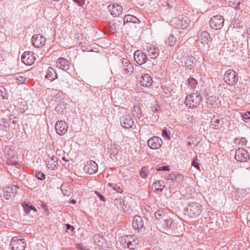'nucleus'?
Here are the masks:
<instances>
[{"label":"nucleus","mask_w":250,"mask_h":250,"mask_svg":"<svg viewBox=\"0 0 250 250\" xmlns=\"http://www.w3.org/2000/svg\"><path fill=\"white\" fill-rule=\"evenodd\" d=\"M202 102V96L195 93L190 94L187 96L185 103L189 107L196 108L198 107Z\"/></svg>","instance_id":"obj_1"},{"label":"nucleus","mask_w":250,"mask_h":250,"mask_svg":"<svg viewBox=\"0 0 250 250\" xmlns=\"http://www.w3.org/2000/svg\"><path fill=\"white\" fill-rule=\"evenodd\" d=\"M224 80L228 85H236L238 80V74L233 70H228L225 73Z\"/></svg>","instance_id":"obj_2"},{"label":"nucleus","mask_w":250,"mask_h":250,"mask_svg":"<svg viewBox=\"0 0 250 250\" xmlns=\"http://www.w3.org/2000/svg\"><path fill=\"white\" fill-rule=\"evenodd\" d=\"M202 206L197 203H190L187 208L188 215L191 218H194L199 215L201 212Z\"/></svg>","instance_id":"obj_3"},{"label":"nucleus","mask_w":250,"mask_h":250,"mask_svg":"<svg viewBox=\"0 0 250 250\" xmlns=\"http://www.w3.org/2000/svg\"><path fill=\"white\" fill-rule=\"evenodd\" d=\"M26 246L24 239L13 237L10 242V246L13 250H24Z\"/></svg>","instance_id":"obj_4"},{"label":"nucleus","mask_w":250,"mask_h":250,"mask_svg":"<svg viewBox=\"0 0 250 250\" xmlns=\"http://www.w3.org/2000/svg\"><path fill=\"white\" fill-rule=\"evenodd\" d=\"M224 21L225 20L222 16H214L210 19L209 24L212 29L215 30L220 29L224 25Z\"/></svg>","instance_id":"obj_5"},{"label":"nucleus","mask_w":250,"mask_h":250,"mask_svg":"<svg viewBox=\"0 0 250 250\" xmlns=\"http://www.w3.org/2000/svg\"><path fill=\"white\" fill-rule=\"evenodd\" d=\"M235 159L240 162H247L250 159V155L245 149L239 148L235 152Z\"/></svg>","instance_id":"obj_6"},{"label":"nucleus","mask_w":250,"mask_h":250,"mask_svg":"<svg viewBox=\"0 0 250 250\" xmlns=\"http://www.w3.org/2000/svg\"><path fill=\"white\" fill-rule=\"evenodd\" d=\"M147 145L152 149H158L162 146V140L158 136H153L147 141Z\"/></svg>","instance_id":"obj_7"},{"label":"nucleus","mask_w":250,"mask_h":250,"mask_svg":"<svg viewBox=\"0 0 250 250\" xmlns=\"http://www.w3.org/2000/svg\"><path fill=\"white\" fill-rule=\"evenodd\" d=\"M31 41L33 45L37 48L43 46L46 42V38L40 34L34 35L32 36Z\"/></svg>","instance_id":"obj_8"},{"label":"nucleus","mask_w":250,"mask_h":250,"mask_svg":"<svg viewBox=\"0 0 250 250\" xmlns=\"http://www.w3.org/2000/svg\"><path fill=\"white\" fill-rule=\"evenodd\" d=\"M136 78L139 83L144 87H149L153 82L151 77L148 74H142L141 76H136Z\"/></svg>","instance_id":"obj_9"},{"label":"nucleus","mask_w":250,"mask_h":250,"mask_svg":"<svg viewBox=\"0 0 250 250\" xmlns=\"http://www.w3.org/2000/svg\"><path fill=\"white\" fill-rule=\"evenodd\" d=\"M21 59L22 62L27 65H31L35 61L34 54L31 51H27L23 53Z\"/></svg>","instance_id":"obj_10"},{"label":"nucleus","mask_w":250,"mask_h":250,"mask_svg":"<svg viewBox=\"0 0 250 250\" xmlns=\"http://www.w3.org/2000/svg\"><path fill=\"white\" fill-rule=\"evenodd\" d=\"M98 166L97 163L92 160L89 161L84 167V170L89 174H93L97 172Z\"/></svg>","instance_id":"obj_11"},{"label":"nucleus","mask_w":250,"mask_h":250,"mask_svg":"<svg viewBox=\"0 0 250 250\" xmlns=\"http://www.w3.org/2000/svg\"><path fill=\"white\" fill-rule=\"evenodd\" d=\"M68 129L66 122L63 121H58L55 125V129L57 133L62 136L65 134Z\"/></svg>","instance_id":"obj_12"},{"label":"nucleus","mask_w":250,"mask_h":250,"mask_svg":"<svg viewBox=\"0 0 250 250\" xmlns=\"http://www.w3.org/2000/svg\"><path fill=\"white\" fill-rule=\"evenodd\" d=\"M120 123L123 127L129 128L133 126L134 122L129 115H124L120 118Z\"/></svg>","instance_id":"obj_13"},{"label":"nucleus","mask_w":250,"mask_h":250,"mask_svg":"<svg viewBox=\"0 0 250 250\" xmlns=\"http://www.w3.org/2000/svg\"><path fill=\"white\" fill-rule=\"evenodd\" d=\"M18 187L16 186L7 187L4 190V197L8 200L14 198L18 192Z\"/></svg>","instance_id":"obj_14"},{"label":"nucleus","mask_w":250,"mask_h":250,"mask_svg":"<svg viewBox=\"0 0 250 250\" xmlns=\"http://www.w3.org/2000/svg\"><path fill=\"white\" fill-rule=\"evenodd\" d=\"M134 58L140 65L144 64L148 59L146 55L140 50H137L134 52Z\"/></svg>","instance_id":"obj_15"},{"label":"nucleus","mask_w":250,"mask_h":250,"mask_svg":"<svg viewBox=\"0 0 250 250\" xmlns=\"http://www.w3.org/2000/svg\"><path fill=\"white\" fill-rule=\"evenodd\" d=\"M211 37L209 34L205 31H201L198 34V39L197 40V43L201 44H208Z\"/></svg>","instance_id":"obj_16"},{"label":"nucleus","mask_w":250,"mask_h":250,"mask_svg":"<svg viewBox=\"0 0 250 250\" xmlns=\"http://www.w3.org/2000/svg\"><path fill=\"white\" fill-rule=\"evenodd\" d=\"M110 14L114 17L119 16L123 11L122 7L118 4H109L108 6Z\"/></svg>","instance_id":"obj_17"},{"label":"nucleus","mask_w":250,"mask_h":250,"mask_svg":"<svg viewBox=\"0 0 250 250\" xmlns=\"http://www.w3.org/2000/svg\"><path fill=\"white\" fill-rule=\"evenodd\" d=\"M58 68L66 71L69 69L70 63L68 61L63 58H60L56 62Z\"/></svg>","instance_id":"obj_18"},{"label":"nucleus","mask_w":250,"mask_h":250,"mask_svg":"<svg viewBox=\"0 0 250 250\" xmlns=\"http://www.w3.org/2000/svg\"><path fill=\"white\" fill-rule=\"evenodd\" d=\"M159 49L155 46H151L149 47L146 51L147 57L150 59H156L159 55Z\"/></svg>","instance_id":"obj_19"},{"label":"nucleus","mask_w":250,"mask_h":250,"mask_svg":"<svg viewBox=\"0 0 250 250\" xmlns=\"http://www.w3.org/2000/svg\"><path fill=\"white\" fill-rule=\"evenodd\" d=\"M144 226V222L142 217L139 215H135L134 217L132 223V227L135 229L139 231Z\"/></svg>","instance_id":"obj_20"},{"label":"nucleus","mask_w":250,"mask_h":250,"mask_svg":"<svg viewBox=\"0 0 250 250\" xmlns=\"http://www.w3.org/2000/svg\"><path fill=\"white\" fill-rule=\"evenodd\" d=\"M122 61L123 69L125 73L132 72L134 69L133 64L126 59L123 58Z\"/></svg>","instance_id":"obj_21"},{"label":"nucleus","mask_w":250,"mask_h":250,"mask_svg":"<svg viewBox=\"0 0 250 250\" xmlns=\"http://www.w3.org/2000/svg\"><path fill=\"white\" fill-rule=\"evenodd\" d=\"M45 78L50 81H53L57 79L58 75L56 70L52 67H48Z\"/></svg>","instance_id":"obj_22"},{"label":"nucleus","mask_w":250,"mask_h":250,"mask_svg":"<svg viewBox=\"0 0 250 250\" xmlns=\"http://www.w3.org/2000/svg\"><path fill=\"white\" fill-rule=\"evenodd\" d=\"M165 187V182L162 180H159L152 184L151 188L154 192H156L162 191Z\"/></svg>","instance_id":"obj_23"},{"label":"nucleus","mask_w":250,"mask_h":250,"mask_svg":"<svg viewBox=\"0 0 250 250\" xmlns=\"http://www.w3.org/2000/svg\"><path fill=\"white\" fill-rule=\"evenodd\" d=\"M21 205L23 208L25 214L26 215H35L36 214L37 210L35 208L32 206H29L25 203H22Z\"/></svg>","instance_id":"obj_24"},{"label":"nucleus","mask_w":250,"mask_h":250,"mask_svg":"<svg viewBox=\"0 0 250 250\" xmlns=\"http://www.w3.org/2000/svg\"><path fill=\"white\" fill-rule=\"evenodd\" d=\"M194 62L195 59L193 57H187L184 60V66L191 70L194 67Z\"/></svg>","instance_id":"obj_25"},{"label":"nucleus","mask_w":250,"mask_h":250,"mask_svg":"<svg viewBox=\"0 0 250 250\" xmlns=\"http://www.w3.org/2000/svg\"><path fill=\"white\" fill-rule=\"evenodd\" d=\"M168 180H170L176 183H180L182 181L183 179V176L177 173H172L168 176Z\"/></svg>","instance_id":"obj_26"},{"label":"nucleus","mask_w":250,"mask_h":250,"mask_svg":"<svg viewBox=\"0 0 250 250\" xmlns=\"http://www.w3.org/2000/svg\"><path fill=\"white\" fill-rule=\"evenodd\" d=\"M138 242L139 239L138 238L134 236L130 235L127 248L131 250H134L137 248Z\"/></svg>","instance_id":"obj_27"},{"label":"nucleus","mask_w":250,"mask_h":250,"mask_svg":"<svg viewBox=\"0 0 250 250\" xmlns=\"http://www.w3.org/2000/svg\"><path fill=\"white\" fill-rule=\"evenodd\" d=\"M132 22L133 23H139L140 21L136 17L132 15H127L124 18V24L125 23Z\"/></svg>","instance_id":"obj_28"},{"label":"nucleus","mask_w":250,"mask_h":250,"mask_svg":"<svg viewBox=\"0 0 250 250\" xmlns=\"http://www.w3.org/2000/svg\"><path fill=\"white\" fill-rule=\"evenodd\" d=\"M133 116L138 119H141L143 117L142 109L139 106H134L132 111Z\"/></svg>","instance_id":"obj_29"},{"label":"nucleus","mask_w":250,"mask_h":250,"mask_svg":"<svg viewBox=\"0 0 250 250\" xmlns=\"http://www.w3.org/2000/svg\"><path fill=\"white\" fill-rule=\"evenodd\" d=\"M93 243L95 245H97L99 247L103 246L104 243V239L103 237L98 234H95L93 237Z\"/></svg>","instance_id":"obj_30"},{"label":"nucleus","mask_w":250,"mask_h":250,"mask_svg":"<svg viewBox=\"0 0 250 250\" xmlns=\"http://www.w3.org/2000/svg\"><path fill=\"white\" fill-rule=\"evenodd\" d=\"M57 160L58 159L56 157H52L47 164V167L49 168L54 169L56 167V165H57Z\"/></svg>","instance_id":"obj_31"},{"label":"nucleus","mask_w":250,"mask_h":250,"mask_svg":"<svg viewBox=\"0 0 250 250\" xmlns=\"http://www.w3.org/2000/svg\"><path fill=\"white\" fill-rule=\"evenodd\" d=\"M114 205L119 209H123L124 210L125 209L124 208L125 205L124 204V201L121 198H116L114 200Z\"/></svg>","instance_id":"obj_32"},{"label":"nucleus","mask_w":250,"mask_h":250,"mask_svg":"<svg viewBox=\"0 0 250 250\" xmlns=\"http://www.w3.org/2000/svg\"><path fill=\"white\" fill-rule=\"evenodd\" d=\"M130 238V235H125L123 237H122L120 240V244L124 246V247L127 248V245L129 243Z\"/></svg>","instance_id":"obj_33"},{"label":"nucleus","mask_w":250,"mask_h":250,"mask_svg":"<svg viewBox=\"0 0 250 250\" xmlns=\"http://www.w3.org/2000/svg\"><path fill=\"white\" fill-rule=\"evenodd\" d=\"M2 99L7 100L8 98V94L3 86H0V98Z\"/></svg>","instance_id":"obj_34"},{"label":"nucleus","mask_w":250,"mask_h":250,"mask_svg":"<svg viewBox=\"0 0 250 250\" xmlns=\"http://www.w3.org/2000/svg\"><path fill=\"white\" fill-rule=\"evenodd\" d=\"M175 42L176 39L173 35H170L165 41V43L168 46H172L175 43Z\"/></svg>","instance_id":"obj_35"},{"label":"nucleus","mask_w":250,"mask_h":250,"mask_svg":"<svg viewBox=\"0 0 250 250\" xmlns=\"http://www.w3.org/2000/svg\"><path fill=\"white\" fill-rule=\"evenodd\" d=\"M108 185L112 188L117 193H122L123 192V189L117 184H113L112 183H109Z\"/></svg>","instance_id":"obj_36"},{"label":"nucleus","mask_w":250,"mask_h":250,"mask_svg":"<svg viewBox=\"0 0 250 250\" xmlns=\"http://www.w3.org/2000/svg\"><path fill=\"white\" fill-rule=\"evenodd\" d=\"M148 173V167H144L142 168L140 172V174L141 177H142L143 178H145L148 176V174H147Z\"/></svg>","instance_id":"obj_37"},{"label":"nucleus","mask_w":250,"mask_h":250,"mask_svg":"<svg viewBox=\"0 0 250 250\" xmlns=\"http://www.w3.org/2000/svg\"><path fill=\"white\" fill-rule=\"evenodd\" d=\"M222 121L218 119H212L211 121V125L212 126L216 127H219L222 125Z\"/></svg>","instance_id":"obj_38"},{"label":"nucleus","mask_w":250,"mask_h":250,"mask_svg":"<svg viewBox=\"0 0 250 250\" xmlns=\"http://www.w3.org/2000/svg\"><path fill=\"white\" fill-rule=\"evenodd\" d=\"M188 82L189 85L192 88H195L197 84V80L193 78H189L188 80Z\"/></svg>","instance_id":"obj_39"},{"label":"nucleus","mask_w":250,"mask_h":250,"mask_svg":"<svg viewBox=\"0 0 250 250\" xmlns=\"http://www.w3.org/2000/svg\"><path fill=\"white\" fill-rule=\"evenodd\" d=\"M199 160L198 159L197 157H196L195 158H194L193 159V161H192L191 165L193 167H194L196 168L198 170H199V171H200V164L199 163Z\"/></svg>","instance_id":"obj_40"},{"label":"nucleus","mask_w":250,"mask_h":250,"mask_svg":"<svg viewBox=\"0 0 250 250\" xmlns=\"http://www.w3.org/2000/svg\"><path fill=\"white\" fill-rule=\"evenodd\" d=\"M162 136L167 140L170 139V131L166 127H164L162 133Z\"/></svg>","instance_id":"obj_41"},{"label":"nucleus","mask_w":250,"mask_h":250,"mask_svg":"<svg viewBox=\"0 0 250 250\" xmlns=\"http://www.w3.org/2000/svg\"><path fill=\"white\" fill-rule=\"evenodd\" d=\"M165 215V213L163 210H158L155 212V217L157 219H161Z\"/></svg>","instance_id":"obj_42"},{"label":"nucleus","mask_w":250,"mask_h":250,"mask_svg":"<svg viewBox=\"0 0 250 250\" xmlns=\"http://www.w3.org/2000/svg\"><path fill=\"white\" fill-rule=\"evenodd\" d=\"M189 21V20L187 19H183L182 20H181V27L182 28V29H186L188 26V22Z\"/></svg>","instance_id":"obj_43"},{"label":"nucleus","mask_w":250,"mask_h":250,"mask_svg":"<svg viewBox=\"0 0 250 250\" xmlns=\"http://www.w3.org/2000/svg\"><path fill=\"white\" fill-rule=\"evenodd\" d=\"M209 101L210 102H213V103H211V104L213 106H217L218 105V104L220 103V101L219 100V98H217L216 97H210V98L209 99Z\"/></svg>","instance_id":"obj_44"},{"label":"nucleus","mask_w":250,"mask_h":250,"mask_svg":"<svg viewBox=\"0 0 250 250\" xmlns=\"http://www.w3.org/2000/svg\"><path fill=\"white\" fill-rule=\"evenodd\" d=\"M36 177L39 180H43L45 178V174L41 171H36Z\"/></svg>","instance_id":"obj_45"},{"label":"nucleus","mask_w":250,"mask_h":250,"mask_svg":"<svg viewBox=\"0 0 250 250\" xmlns=\"http://www.w3.org/2000/svg\"><path fill=\"white\" fill-rule=\"evenodd\" d=\"M14 79L17 80L20 83H24L26 80V78L20 75L15 76Z\"/></svg>","instance_id":"obj_46"},{"label":"nucleus","mask_w":250,"mask_h":250,"mask_svg":"<svg viewBox=\"0 0 250 250\" xmlns=\"http://www.w3.org/2000/svg\"><path fill=\"white\" fill-rule=\"evenodd\" d=\"M172 220L171 219L168 218V219H166V220H165L164 226L166 228H170L172 224Z\"/></svg>","instance_id":"obj_47"},{"label":"nucleus","mask_w":250,"mask_h":250,"mask_svg":"<svg viewBox=\"0 0 250 250\" xmlns=\"http://www.w3.org/2000/svg\"><path fill=\"white\" fill-rule=\"evenodd\" d=\"M247 140L245 138H241L240 141L239 142V144L241 146H244L247 144Z\"/></svg>","instance_id":"obj_48"},{"label":"nucleus","mask_w":250,"mask_h":250,"mask_svg":"<svg viewBox=\"0 0 250 250\" xmlns=\"http://www.w3.org/2000/svg\"><path fill=\"white\" fill-rule=\"evenodd\" d=\"M75 2L77 3L79 6H82L84 4V0H73Z\"/></svg>","instance_id":"obj_49"},{"label":"nucleus","mask_w":250,"mask_h":250,"mask_svg":"<svg viewBox=\"0 0 250 250\" xmlns=\"http://www.w3.org/2000/svg\"><path fill=\"white\" fill-rule=\"evenodd\" d=\"M95 194H96L99 196V197L100 198V199L101 201H103L104 202L105 201V199L104 197V196L103 195H102V194H101L99 192L95 191Z\"/></svg>","instance_id":"obj_50"},{"label":"nucleus","mask_w":250,"mask_h":250,"mask_svg":"<svg viewBox=\"0 0 250 250\" xmlns=\"http://www.w3.org/2000/svg\"><path fill=\"white\" fill-rule=\"evenodd\" d=\"M243 117L245 119H250V111L247 112L243 114Z\"/></svg>","instance_id":"obj_51"},{"label":"nucleus","mask_w":250,"mask_h":250,"mask_svg":"<svg viewBox=\"0 0 250 250\" xmlns=\"http://www.w3.org/2000/svg\"><path fill=\"white\" fill-rule=\"evenodd\" d=\"M158 170H163V171H169V168L168 166H163L161 167H160Z\"/></svg>","instance_id":"obj_52"},{"label":"nucleus","mask_w":250,"mask_h":250,"mask_svg":"<svg viewBox=\"0 0 250 250\" xmlns=\"http://www.w3.org/2000/svg\"><path fill=\"white\" fill-rule=\"evenodd\" d=\"M76 248L78 250H89V249H84L83 246L81 245H77Z\"/></svg>","instance_id":"obj_53"},{"label":"nucleus","mask_w":250,"mask_h":250,"mask_svg":"<svg viewBox=\"0 0 250 250\" xmlns=\"http://www.w3.org/2000/svg\"><path fill=\"white\" fill-rule=\"evenodd\" d=\"M42 208L44 209V211H45V212H46V211L48 212V211H49V210H48V208H47V205H46V204H45V203H42Z\"/></svg>","instance_id":"obj_54"},{"label":"nucleus","mask_w":250,"mask_h":250,"mask_svg":"<svg viewBox=\"0 0 250 250\" xmlns=\"http://www.w3.org/2000/svg\"><path fill=\"white\" fill-rule=\"evenodd\" d=\"M66 229H67V230H69V229H72V231H73V229H74V228L73 226H71L70 224H67L66 225Z\"/></svg>","instance_id":"obj_55"},{"label":"nucleus","mask_w":250,"mask_h":250,"mask_svg":"<svg viewBox=\"0 0 250 250\" xmlns=\"http://www.w3.org/2000/svg\"><path fill=\"white\" fill-rule=\"evenodd\" d=\"M61 190H62V192L63 194L64 195H66V196H68V195H69L70 192H66V193H64V192H63V189H62V188H61Z\"/></svg>","instance_id":"obj_56"},{"label":"nucleus","mask_w":250,"mask_h":250,"mask_svg":"<svg viewBox=\"0 0 250 250\" xmlns=\"http://www.w3.org/2000/svg\"><path fill=\"white\" fill-rule=\"evenodd\" d=\"M247 33L250 37V27L247 30Z\"/></svg>","instance_id":"obj_57"},{"label":"nucleus","mask_w":250,"mask_h":250,"mask_svg":"<svg viewBox=\"0 0 250 250\" xmlns=\"http://www.w3.org/2000/svg\"><path fill=\"white\" fill-rule=\"evenodd\" d=\"M110 28H111V29L112 30H115V29H115V27L114 25H113L111 26H110Z\"/></svg>","instance_id":"obj_58"},{"label":"nucleus","mask_w":250,"mask_h":250,"mask_svg":"<svg viewBox=\"0 0 250 250\" xmlns=\"http://www.w3.org/2000/svg\"><path fill=\"white\" fill-rule=\"evenodd\" d=\"M3 127H4V130H5L6 131H7V129L8 128V125H4Z\"/></svg>","instance_id":"obj_59"},{"label":"nucleus","mask_w":250,"mask_h":250,"mask_svg":"<svg viewBox=\"0 0 250 250\" xmlns=\"http://www.w3.org/2000/svg\"><path fill=\"white\" fill-rule=\"evenodd\" d=\"M76 201L75 200H72L71 201H70V203H72V204H75L76 203Z\"/></svg>","instance_id":"obj_60"},{"label":"nucleus","mask_w":250,"mask_h":250,"mask_svg":"<svg viewBox=\"0 0 250 250\" xmlns=\"http://www.w3.org/2000/svg\"><path fill=\"white\" fill-rule=\"evenodd\" d=\"M10 123H12L13 124H15L17 123V121H14V120L11 122L10 121Z\"/></svg>","instance_id":"obj_61"},{"label":"nucleus","mask_w":250,"mask_h":250,"mask_svg":"<svg viewBox=\"0 0 250 250\" xmlns=\"http://www.w3.org/2000/svg\"><path fill=\"white\" fill-rule=\"evenodd\" d=\"M58 108H59V107H58V106H57V107H56V108H55L56 111H58V112H59V110H60V109H58Z\"/></svg>","instance_id":"obj_62"},{"label":"nucleus","mask_w":250,"mask_h":250,"mask_svg":"<svg viewBox=\"0 0 250 250\" xmlns=\"http://www.w3.org/2000/svg\"><path fill=\"white\" fill-rule=\"evenodd\" d=\"M62 159L64 161H65V162L67 161V160L65 159V157H63L62 158Z\"/></svg>","instance_id":"obj_63"}]
</instances>
